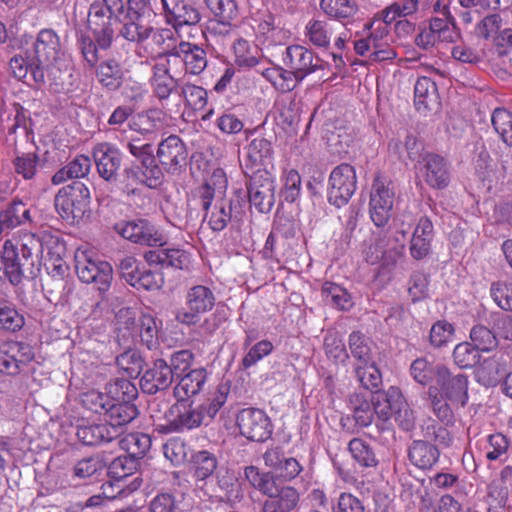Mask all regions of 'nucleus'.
I'll return each mask as SVG.
<instances>
[{"instance_id":"f257e3e1","label":"nucleus","mask_w":512,"mask_h":512,"mask_svg":"<svg viewBox=\"0 0 512 512\" xmlns=\"http://www.w3.org/2000/svg\"><path fill=\"white\" fill-rule=\"evenodd\" d=\"M228 180L222 169H216L211 177L195 189L194 197L205 211L204 219L215 232L224 230L228 223L238 218L233 213L232 201L224 199Z\"/></svg>"},{"instance_id":"f03ea898","label":"nucleus","mask_w":512,"mask_h":512,"mask_svg":"<svg viewBox=\"0 0 512 512\" xmlns=\"http://www.w3.org/2000/svg\"><path fill=\"white\" fill-rule=\"evenodd\" d=\"M125 10L123 0H97L88 11L87 28L102 50L111 48L116 36L119 15Z\"/></svg>"},{"instance_id":"7ed1b4c3","label":"nucleus","mask_w":512,"mask_h":512,"mask_svg":"<svg viewBox=\"0 0 512 512\" xmlns=\"http://www.w3.org/2000/svg\"><path fill=\"white\" fill-rule=\"evenodd\" d=\"M410 224V222L405 224L402 221L399 226L395 224L394 230L389 228L386 232L373 234L363 252L365 260L372 265L395 264L403 255Z\"/></svg>"},{"instance_id":"20e7f679","label":"nucleus","mask_w":512,"mask_h":512,"mask_svg":"<svg viewBox=\"0 0 512 512\" xmlns=\"http://www.w3.org/2000/svg\"><path fill=\"white\" fill-rule=\"evenodd\" d=\"M75 270L83 283L94 284L99 291H107L112 280V266L100 260L89 249L79 248L75 252Z\"/></svg>"},{"instance_id":"39448f33","label":"nucleus","mask_w":512,"mask_h":512,"mask_svg":"<svg viewBox=\"0 0 512 512\" xmlns=\"http://www.w3.org/2000/svg\"><path fill=\"white\" fill-rule=\"evenodd\" d=\"M90 199L88 187L80 181H74L58 191L55 208L62 219L79 220L89 211Z\"/></svg>"},{"instance_id":"423d86ee","label":"nucleus","mask_w":512,"mask_h":512,"mask_svg":"<svg viewBox=\"0 0 512 512\" xmlns=\"http://www.w3.org/2000/svg\"><path fill=\"white\" fill-rule=\"evenodd\" d=\"M235 425L239 434L251 442L264 443L274 431V425L268 414L255 407H247L238 411Z\"/></svg>"},{"instance_id":"0eeeda50","label":"nucleus","mask_w":512,"mask_h":512,"mask_svg":"<svg viewBox=\"0 0 512 512\" xmlns=\"http://www.w3.org/2000/svg\"><path fill=\"white\" fill-rule=\"evenodd\" d=\"M216 303L214 292L205 285H194L186 293V308L177 312L175 319L186 326L197 325L202 315L210 312Z\"/></svg>"},{"instance_id":"6e6552de","label":"nucleus","mask_w":512,"mask_h":512,"mask_svg":"<svg viewBox=\"0 0 512 512\" xmlns=\"http://www.w3.org/2000/svg\"><path fill=\"white\" fill-rule=\"evenodd\" d=\"M165 417V423L158 424V431L166 434L198 428L204 420L200 407H193L183 400H177L165 413Z\"/></svg>"},{"instance_id":"1a4fd4ad","label":"nucleus","mask_w":512,"mask_h":512,"mask_svg":"<svg viewBox=\"0 0 512 512\" xmlns=\"http://www.w3.org/2000/svg\"><path fill=\"white\" fill-rule=\"evenodd\" d=\"M114 228L124 239L138 245L161 247L166 244L164 235L146 219L123 221L117 223Z\"/></svg>"},{"instance_id":"9d476101","label":"nucleus","mask_w":512,"mask_h":512,"mask_svg":"<svg viewBox=\"0 0 512 512\" xmlns=\"http://www.w3.org/2000/svg\"><path fill=\"white\" fill-rule=\"evenodd\" d=\"M356 171L349 164L335 167L329 177L327 198L336 207L345 205L356 190Z\"/></svg>"},{"instance_id":"9b49d317","label":"nucleus","mask_w":512,"mask_h":512,"mask_svg":"<svg viewBox=\"0 0 512 512\" xmlns=\"http://www.w3.org/2000/svg\"><path fill=\"white\" fill-rule=\"evenodd\" d=\"M34 359L33 348L21 341H4L0 345V373L16 376Z\"/></svg>"},{"instance_id":"f8f14e48","label":"nucleus","mask_w":512,"mask_h":512,"mask_svg":"<svg viewBox=\"0 0 512 512\" xmlns=\"http://www.w3.org/2000/svg\"><path fill=\"white\" fill-rule=\"evenodd\" d=\"M171 59L165 58L164 61H158L151 67V76L149 85L152 96L157 99L162 108L167 109L170 98L174 94H179V80L170 73Z\"/></svg>"},{"instance_id":"ddd939ff","label":"nucleus","mask_w":512,"mask_h":512,"mask_svg":"<svg viewBox=\"0 0 512 512\" xmlns=\"http://www.w3.org/2000/svg\"><path fill=\"white\" fill-rule=\"evenodd\" d=\"M249 202L261 213L271 211L275 203V179L266 169L253 171L247 187Z\"/></svg>"},{"instance_id":"4468645a","label":"nucleus","mask_w":512,"mask_h":512,"mask_svg":"<svg viewBox=\"0 0 512 512\" xmlns=\"http://www.w3.org/2000/svg\"><path fill=\"white\" fill-rule=\"evenodd\" d=\"M2 269L9 282L17 286L28 276L34 275L33 264L18 250L14 240H6L0 252Z\"/></svg>"},{"instance_id":"2eb2a0df","label":"nucleus","mask_w":512,"mask_h":512,"mask_svg":"<svg viewBox=\"0 0 512 512\" xmlns=\"http://www.w3.org/2000/svg\"><path fill=\"white\" fill-rule=\"evenodd\" d=\"M468 378L465 374L452 375L445 366H437L436 386L452 406L464 407L469 399Z\"/></svg>"},{"instance_id":"dca6fc26","label":"nucleus","mask_w":512,"mask_h":512,"mask_svg":"<svg viewBox=\"0 0 512 512\" xmlns=\"http://www.w3.org/2000/svg\"><path fill=\"white\" fill-rule=\"evenodd\" d=\"M394 191L389 184L380 178H376L372 184L369 200V214L372 222L383 227L391 217L394 204Z\"/></svg>"},{"instance_id":"f3484780","label":"nucleus","mask_w":512,"mask_h":512,"mask_svg":"<svg viewBox=\"0 0 512 512\" xmlns=\"http://www.w3.org/2000/svg\"><path fill=\"white\" fill-rule=\"evenodd\" d=\"M163 16L177 34L184 26H195L201 21L199 10L186 0H161Z\"/></svg>"},{"instance_id":"a211bd4d","label":"nucleus","mask_w":512,"mask_h":512,"mask_svg":"<svg viewBox=\"0 0 512 512\" xmlns=\"http://www.w3.org/2000/svg\"><path fill=\"white\" fill-rule=\"evenodd\" d=\"M165 58H179L185 72L191 75L201 74L208 64L207 53L205 49L197 44L187 41H180L178 45L161 53Z\"/></svg>"},{"instance_id":"6ab92c4d","label":"nucleus","mask_w":512,"mask_h":512,"mask_svg":"<svg viewBox=\"0 0 512 512\" xmlns=\"http://www.w3.org/2000/svg\"><path fill=\"white\" fill-rule=\"evenodd\" d=\"M156 156L166 172L174 174L185 166L188 151L183 140L171 134L158 144Z\"/></svg>"},{"instance_id":"aec40b11","label":"nucleus","mask_w":512,"mask_h":512,"mask_svg":"<svg viewBox=\"0 0 512 512\" xmlns=\"http://www.w3.org/2000/svg\"><path fill=\"white\" fill-rule=\"evenodd\" d=\"M419 176L431 188L443 189L448 186L450 173L443 157L436 154H426L418 163Z\"/></svg>"},{"instance_id":"412c9836","label":"nucleus","mask_w":512,"mask_h":512,"mask_svg":"<svg viewBox=\"0 0 512 512\" xmlns=\"http://www.w3.org/2000/svg\"><path fill=\"white\" fill-rule=\"evenodd\" d=\"M93 158L101 178L111 181L116 177L122 162L118 148L108 142L98 143L93 148Z\"/></svg>"},{"instance_id":"4be33fe9","label":"nucleus","mask_w":512,"mask_h":512,"mask_svg":"<svg viewBox=\"0 0 512 512\" xmlns=\"http://www.w3.org/2000/svg\"><path fill=\"white\" fill-rule=\"evenodd\" d=\"M358 39L354 41V50L364 56L369 51H374L389 40V29L378 19H373L364 25L363 31L357 33Z\"/></svg>"},{"instance_id":"5701e85b","label":"nucleus","mask_w":512,"mask_h":512,"mask_svg":"<svg viewBox=\"0 0 512 512\" xmlns=\"http://www.w3.org/2000/svg\"><path fill=\"white\" fill-rule=\"evenodd\" d=\"M265 465L270 467L277 478L291 481L302 471V466L294 457H288L280 447L267 449L263 455Z\"/></svg>"},{"instance_id":"b1692460","label":"nucleus","mask_w":512,"mask_h":512,"mask_svg":"<svg viewBox=\"0 0 512 512\" xmlns=\"http://www.w3.org/2000/svg\"><path fill=\"white\" fill-rule=\"evenodd\" d=\"M476 34L492 41L496 46H512V28H502V18L499 14L484 17L476 26Z\"/></svg>"},{"instance_id":"393cba45","label":"nucleus","mask_w":512,"mask_h":512,"mask_svg":"<svg viewBox=\"0 0 512 512\" xmlns=\"http://www.w3.org/2000/svg\"><path fill=\"white\" fill-rule=\"evenodd\" d=\"M61 51L60 38L52 29L39 31L34 43L35 62L46 64L47 67L54 64Z\"/></svg>"},{"instance_id":"a878e982","label":"nucleus","mask_w":512,"mask_h":512,"mask_svg":"<svg viewBox=\"0 0 512 512\" xmlns=\"http://www.w3.org/2000/svg\"><path fill=\"white\" fill-rule=\"evenodd\" d=\"M171 367L164 359H157L142 376L140 385L143 391L154 394L168 388L173 382Z\"/></svg>"},{"instance_id":"bb28decb","label":"nucleus","mask_w":512,"mask_h":512,"mask_svg":"<svg viewBox=\"0 0 512 512\" xmlns=\"http://www.w3.org/2000/svg\"><path fill=\"white\" fill-rule=\"evenodd\" d=\"M283 63L296 74L299 80H303L317 68V64H313L312 52L301 45L288 46L283 56Z\"/></svg>"},{"instance_id":"cd10ccee","label":"nucleus","mask_w":512,"mask_h":512,"mask_svg":"<svg viewBox=\"0 0 512 512\" xmlns=\"http://www.w3.org/2000/svg\"><path fill=\"white\" fill-rule=\"evenodd\" d=\"M374 415L385 425L393 416L397 404H403V394L398 387L391 386L387 391L370 395ZM382 429L385 427L382 426Z\"/></svg>"},{"instance_id":"c85d7f7f","label":"nucleus","mask_w":512,"mask_h":512,"mask_svg":"<svg viewBox=\"0 0 512 512\" xmlns=\"http://www.w3.org/2000/svg\"><path fill=\"white\" fill-rule=\"evenodd\" d=\"M246 167L258 171L272 163L274 149L270 140L263 136L253 138L246 147Z\"/></svg>"},{"instance_id":"c756f323","label":"nucleus","mask_w":512,"mask_h":512,"mask_svg":"<svg viewBox=\"0 0 512 512\" xmlns=\"http://www.w3.org/2000/svg\"><path fill=\"white\" fill-rule=\"evenodd\" d=\"M434 237V227L427 217H421L412 233L410 240V254L416 260L429 255Z\"/></svg>"},{"instance_id":"7c9ffc66","label":"nucleus","mask_w":512,"mask_h":512,"mask_svg":"<svg viewBox=\"0 0 512 512\" xmlns=\"http://www.w3.org/2000/svg\"><path fill=\"white\" fill-rule=\"evenodd\" d=\"M206 7L218 21L219 34L224 36L232 32V21L238 17L235 0H204Z\"/></svg>"},{"instance_id":"2f4dec72","label":"nucleus","mask_w":512,"mask_h":512,"mask_svg":"<svg viewBox=\"0 0 512 512\" xmlns=\"http://www.w3.org/2000/svg\"><path fill=\"white\" fill-rule=\"evenodd\" d=\"M178 378L179 380L174 387V396L177 400L187 401L203 389L207 372L204 368H196L180 375Z\"/></svg>"},{"instance_id":"473e14b6","label":"nucleus","mask_w":512,"mask_h":512,"mask_svg":"<svg viewBox=\"0 0 512 512\" xmlns=\"http://www.w3.org/2000/svg\"><path fill=\"white\" fill-rule=\"evenodd\" d=\"M116 338L120 345L130 346L138 338V320L132 308H122L115 316Z\"/></svg>"},{"instance_id":"72a5a7b5","label":"nucleus","mask_w":512,"mask_h":512,"mask_svg":"<svg viewBox=\"0 0 512 512\" xmlns=\"http://www.w3.org/2000/svg\"><path fill=\"white\" fill-rule=\"evenodd\" d=\"M76 435L84 445L95 446L111 442L119 436V431L108 423H99L79 426Z\"/></svg>"},{"instance_id":"f704fd0d","label":"nucleus","mask_w":512,"mask_h":512,"mask_svg":"<svg viewBox=\"0 0 512 512\" xmlns=\"http://www.w3.org/2000/svg\"><path fill=\"white\" fill-rule=\"evenodd\" d=\"M299 502V493L293 487H277V492L268 496L263 504V512H291Z\"/></svg>"},{"instance_id":"c9c22d12","label":"nucleus","mask_w":512,"mask_h":512,"mask_svg":"<svg viewBox=\"0 0 512 512\" xmlns=\"http://www.w3.org/2000/svg\"><path fill=\"white\" fill-rule=\"evenodd\" d=\"M234 63L242 69H251L258 66L262 59V52L257 45L246 39L239 38L233 46Z\"/></svg>"},{"instance_id":"e433bc0d","label":"nucleus","mask_w":512,"mask_h":512,"mask_svg":"<svg viewBox=\"0 0 512 512\" xmlns=\"http://www.w3.org/2000/svg\"><path fill=\"white\" fill-rule=\"evenodd\" d=\"M91 159L89 156L79 154L69 161L63 168L59 169L52 176V183L60 185L69 179L83 178L87 176L91 169Z\"/></svg>"},{"instance_id":"4c0bfd02","label":"nucleus","mask_w":512,"mask_h":512,"mask_svg":"<svg viewBox=\"0 0 512 512\" xmlns=\"http://www.w3.org/2000/svg\"><path fill=\"white\" fill-rule=\"evenodd\" d=\"M96 77L102 87L109 91H116L123 84L124 72L117 60L107 59L97 66Z\"/></svg>"},{"instance_id":"58836bf2","label":"nucleus","mask_w":512,"mask_h":512,"mask_svg":"<svg viewBox=\"0 0 512 512\" xmlns=\"http://www.w3.org/2000/svg\"><path fill=\"white\" fill-rule=\"evenodd\" d=\"M408 457L410 462L420 468H431L439 458L438 449L425 441H414L409 447Z\"/></svg>"},{"instance_id":"ea45409f","label":"nucleus","mask_w":512,"mask_h":512,"mask_svg":"<svg viewBox=\"0 0 512 512\" xmlns=\"http://www.w3.org/2000/svg\"><path fill=\"white\" fill-rule=\"evenodd\" d=\"M30 209L20 200H13L0 211V234L4 229L15 228L30 222Z\"/></svg>"},{"instance_id":"a19ab883","label":"nucleus","mask_w":512,"mask_h":512,"mask_svg":"<svg viewBox=\"0 0 512 512\" xmlns=\"http://www.w3.org/2000/svg\"><path fill=\"white\" fill-rule=\"evenodd\" d=\"M438 92L436 84L429 77H419L414 86V103L417 110L431 109L437 104Z\"/></svg>"},{"instance_id":"79ce46f5","label":"nucleus","mask_w":512,"mask_h":512,"mask_svg":"<svg viewBox=\"0 0 512 512\" xmlns=\"http://www.w3.org/2000/svg\"><path fill=\"white\" fill-rule=\"evenodd\" d=\"M106 414L109 419L108 425L117 429L134 420L138 415V409L135 404L130 403L128 400L114 403L112 399Z\"/></svg>"},{"instance_id":"37998d69","label":"nucleus","mask_w":512,"mask_h":512,"mask_svg":"<svg viewBox=\"0 0 512 512\" xmlns=\"http://www.w3.org/2000/svg\"><path fill=\"white\" fill-rule=\"evenodd\" d=\"M368 393H355L350 397L353 418L359 427L369 426L374 418L373 406Z\"/></svg>"},{"instance_id":"c03bdc74","label":"nucleus","mask_w":512,"mask_h":512,"mask_svg":"<svg viewBox=\"0 0 512 512\" xmlns=\"http://www.w3.org/2000/svg\"><path fill=\"white\" fill-rule=\"evenodd\" d=\"M119 445L127 454L140 459L149 451L151 438L144 433H129L119 440Z\"/></svg>"},{"instance_id":"a18cd8bd","label":"nucleus","mask_w":512,"mask_h":512,"mask_svg":"<svg viewBox=\"0 0 512 512\" xmlns=\"http://www.w3.org/2000/svg\"><path fill=\"white\" fill-rule=\"evenodd\" d=\"M170 109L164 108H150L137 116L138 130L144 133H151L164 126L167 119V112Z\"/></svg>"},{"instance_id":"49530a36","label":"nucleus","mask_w":512,"mask_h":512,"mask_svg":"<svg viewBox=\"0 0 512 512\" xmlns=\"http://www.w3.org/2000/svg\"><path fill=\"white\" fill-rule=\"evenodd\" d=\"M179 96L185 105L194 111L203 110L208 103V92L201 86L184 83L180 86Z\"/></svg>"},{"instance_id":"de8ad7c7","label":"nucleus","mask_w":512,"mask_h":512,"mask_svg":"<svg viewBox=\"0 0 512 512\" xmlns=\"http://www.w3.org/2000/svg\"><path fill=\"white\" fill-rule=\"evenodd\" d=\"M193 476L196 480H205L213 475L217 468L216 457L206 451H198L192 455L191 459Z\"/></svg>"},{"instance_id":"09e8293b","label":"nucleus","mask_w":512,"mask_h":512,"mask_svg":"<svg viewBox=\"0 0 512 512\" xmlns=\"http://www.w3.org/2000/svg\"><path fill=\"white\" fill-rule=\"evenodd\" d=\"M134 166L139 169L142 185L155 189L162 184L164 174L161 167L157 164L154 155L144 159L139 165Z\"/></svg>"},{"instance_id":"8fccbe9b","label":"nucleus","mask_w":512,"mask_h":512,"mask_svg":"<svg viewBox=\"0 0 512 512\" xmlns=\"http://www.w3.org/2000/svg\"><path fill=\"white\" fill-rule=\"evenodd\" d=\"M322 300L339 310H349L353 306L348 292L342 287L331 283L322 285Z\"/></svg>"},{"instance_id":"3c124183","label":"nucleus","mask_w":512,"mask_h":512,"mask_svg":"<svg viewBox=\"0 0 512 512\" xmlns=\"http://www.w3.org/2000/svg\"><path fill=\"white\" fill-rule=\"evenodd\" d=\"M502 366L495 356L484 359L475 370L476 380L484 386L497 383Z\"/></svg>"},{"instance_id":"603ef678","label":"nucleus","mask_w":512,"mask_h":512,"mask_svg":"<svg viewBox=\"0 0 512 512\" xmlns=\"http://www.w3.org/2000/svg\"><path fill=\"white\" fill-rule=\"evenodd\" d=\"M244 474L248 482L263 494L271 496L272 493L277 492L275 480L269 473H262L257 467L248 466L245 468Z\"/></svg>"},{"instance_id":"864d4df0","label":"nucleus","mask_w":512,"mask_h":512,"mask_svg":"<svg viewBox=\"0 0 512 512\" xmlns=\"http://www.w3.org/2000/svg\"><path fill=\"white\" fill-rule=\"evenodd\" d=\"M111 400L112 398L108 394L96 389L88 390L80 395L82 407L95 414L106 413Z\"/></svg>"},{"instance_id":"5fc2aeb1","label":"nucleus","mask_w":512,"mask_h":512,"mask_svg":"<svg viewBox=\"0 0 512 512\" xmlns=\"http://www.w3.org/2000/svg\"><path fill=\"white\" fill-rule=\"evenodd\" d=\"M153 26H144L140 21L126 19L119 30V36L125 40L141 44L150 38Z\"/></svg>"},{"instance_id":"6e6d98bb","label":"nucleus","mask_w":512,"mask_h":512,"mask_svg":"<svg viewBox=\"0 0 512 512\" xmlns=\"http://www.w3.org/2000/svg\"><path fill=\"white\" fill-rule=\"evenodd\" d=\"M492 125L496 133L500 136L502 141L512 146V114L504 109L497 108L493 111L491 116Z\"/></svg>"},{"instance_id":"4d7b16f0","label":"nucleus","mask_w":512,"mask_h":512,"mask_svg":"<svg viewBox=\"0 0 512 512\" xmlns=\"http://www.w3.org/2000/svg\"><path fill=\"white\" fill-rule=\"evenodd\" d=\"M159 327L155 317L150 314H142L138 319V337L148 349L156 347L158 343Z\"/></svg>"},{"instance_id":"13d9d810","label":"nucleus","mask_w":512,"mask_h":512,"mask_svg":"<svg viewBox=\"0 0 512 512\" xmlns=\"http://www.w3.org/2000/svg\"><path fill=\"white\" fill-rule=\"evenodd\" d=\"M116 365L127 377L137 378L144 366V360L137 351L128 350L116 357Z\"/></svg>"},{"instance_id":"bf43d9fd","label":"nucleus","mask_w":512,"mask_h":512,"mask_svg":"<svg viewBox=\"0 0 512 512\" xmlns=\"http://www.w3.org/2000/svg\"><path fill=\"white\" fill-rule=\"evenodd\" d=\"M428 397L434 414L441 421L449 422L453 418V409L457 407L452 406L436 386L429 387Z\"/></svg>"},{"instance_id":"052dcab7","label":"nucleus","mask_w":512,"mask_h":512,"mask_svg":"<svg viewBox=\"0 0 512 512\" xmlns=\"http://www.w3.org/2000/svg\"><path fill=\"white\" fill-rule=\"evenodd\" d=\"M164 284V275L160 271H153L151 269L141 268L135 279L130 285L137 290L143 289L153 291L160 289Z\"/></svg>"},{"instance_id":"680f3d73","label":"nucleus","mask_w":512,"mask_h":512,"mask_svg":"<svg viewBox=\"0 0 512 512\" xmlns=\"http://www.w3.org/2000/svg\"><path fill=\"white\" fill-rule=\"evenodd\" d=\"M39 161L36 153H22L13 160L14 170L24 180H31L37 174Z\"/></svg>"},{"instance_id":"e2e57ef3","label":"nucleus","mask_w":512,"mask_h":512,"mask_svg":"<svg viewBox=\"0 0 512 512\" xmlns=\"http://www.w3.org/2000/svg\"><path fill=\"white\" fill-rule=\"evenodd\" d=\"M25 324V318L14 307L0 302V329L7 332H17Z\"/></svg>"},{"instance_id":"0e129e2a","label":"nucleus","mask_w":512,"mask_h":512,"mask_svg":"<svg viewBox=\"0 0 512 512\" xmlns=\"http://www.w3.org/2000/svg\"><path fill=\"white\" fill-rule=\"evenodd\" d=\"M355 371L359 382L367 390L378 388L382 382L381 373L374 361L356 364Z\"/></svg>"},{"instance_id":"69168bd1","label":"nucleus","mask_w":512,"mask_h":512,"mask_svg":"<svg viewBox=\"0 0 512 512\" xmlns=\"http://www.w3.org/2000/svg\"><path fill=\"white\" fill-rule=\"evenodd\" d=\"M454 333V326L450 322L439 320L435 322L430 329V343L436 348L446 346L453 341Z\"/></svg>"},{"instance_id":"338daca9","label":"nucleus","mask_w":512,"mask_h":512,"mask_svg":"<svg viewBox=\"0 0 512 512\" xmlns=\"http://www.w3.org/2000/svg\"><path fill=\"white\" fill-rule=\"evenodd\" d=\"M322 10L334 18H348L357 11V5L351 0H322Z\"/></svg>"},{"instance_id":"774afa93","label":"nucleus","mask_w":512,"mask_h":512,"mask_svg":"<svg viewBox=\"0 0 512 512\" xmlns=\"http://www.w3.org/2000/svg\"><path fill=\"white\" fill-rule=\"evenodd\" d=\"M490 294L501 309L512 311V283L495 282L491 285Z\"/></svg>"}]
</instances>
